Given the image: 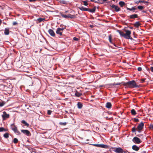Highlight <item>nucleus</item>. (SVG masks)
<instances>
[{"mask_svg": "<svg viewBox=\"0 0 153 153\" xmlns=\"http://www.w3.org/2000/svg\"><path fill=\"white\" fill-rule=\"evenodd\" d=\"M126 33L125 34L121 30H118L117 32H118L121 36L124 37L125 38L128 39H131L132 38L131 37L130 35L131 34V31L129 30L125 31Z\"/></svg>", "mask_w": 153, "mask_h": 153, "instance_id": "1", "label": "nucleus"}, {"mask_svg": "<svg viewBox=\"0 0 153 153\" xmlns=\"http://www.w3.org/2000/svg\"><path fill=\"white\" fill-rule=\"evenodd\" d=\"M125 85L129 88H139V86L137 84L134 80H132L126 82Z\"/></svg>", "mask_w": 153, "mask_h": 153, "instance_id": "2", "label": "nucleus"}, {"mask_svg": "<svg viewBox=\"0 0 153 153\" xmlns=\"http://www.w3.org/2000/svg\"><path fill=\"white\" fill-rule=\"evenodd\" d=\"M10 127L11 129L15 133L18 135L20 134V132L18 130L17 127L14 124H11Z\"/></svg>", "mask_w": 153, "mask_h": 153, "instance_id": "3", "label": "nucleus"}, {"mask_svg": "<svg viewBox=\"0 0 153 153\" xmlns=\"http://www.w3.org/2000/svg\"><path fill=\"white\" fill-rule=\"evenodd\" d=\"M119 4L121 7H126L127 10H137V8H135L134 7H132L131 8H129L126 6V4L123 1H120L119 2Z\"/></svg>", "mask_w": 153, "mask_h": 153, "instance_id": "4", "label": "nucleus"}, {"mask_svg": "<svg viewBox=\"0 0 153 153\" xmlns=\"http://www.w3.org/2000/svg\"><path fill=\"white\" fill-rule=\"evenodd\" d=\"M144 126V124L143 122H141L136 128L137 130L139 133L141 132Z\"/></svg>", "mask_w": 153, "mask_h": 153, "instance_id": "5", "label": "nucleus"}, {"mask_svg": "<svg viewBox=\"0 0 153 153\" xmlns=\"http://www.w3.org/2000/svg\"><path fill=\"white\" fill-rule=\"evenodd\" d=\"M61 15L62 17L65 18L74 19L75 18V16L73 14H70V13L67 15L61 13Z\"/></svg>", "mask_w": 153, "mask_h": 153, "instance_id": "6", "label": "nucleus"}, {"mask_svg": "<svg viewBox=\"0 0 153 153\" xmlns=\"http://www.w3.org/2000/svg\"><path fill=\"white\" fill-rule=\"evenodd\" d=\"M65 28L63 27L62 28L59 27L58 28L56 31V34H59L60 36H61L62 35V33L63 32V30Z\"/></svg>", "mask_w": 153, "mask_h": 153, "instance_id": "7", "label": "nucleus"}, {"mask_svg": "<svg viewBox=\"0 0 153 153\" xmlns=\"http://www.w3.org/2000/svg\"><path fill=\"white\" fill-rule=\"evenodd\" d=\"M1 116L3 120H4L9 117L10 115L9 114H7L6 111H4L3 112Z\"/></svg>", "mask_w": 153, "mask_h": 153, "instance_id": "8", "label": "nucleus"}, {"mask_svg": "<svg viewBox=\"0 0 153 153\" xmlns=\"http://www.w3.org/2000/svg\"><path fill=\"white\" fill-rule=\"evenodd\" d=\"M93 146L98 147H99L104 148L105 149H107L108 148V146L105 145H104L103 144H94L93 145Z\"/></svg>", "mask_w": 153, "mask_h": 153, "instance_id": "9", "label": "nucleus"}, {"mask_svg": "<svg viewBox=\"0 0 153 153\" xmlns=\"http://www.w3.org/2000/svg\"><path fill=\"white\" fill-rule=\"evenodd\" d=\"M132 141L135 143L139 144L142 142V141L138 137H134L132 139Z\"/></svg>", "mask_w": 153, "mask_h": 153, "instance_id": "10", "label": "nucleus"}, {"mask_svg": "<svg viewBox=\"0 0 153 153\" xmlns=\"http://www.w3.org/2000/svg\"><path fill=\"white\" fill-rule=\"evenodd\" d=\"M114 150L113 151L116 153H123V150L121 148H114Z\"/></svg>", "mask_w": 153, "mask_h": 153, "instance_id": "11", "label": "nucleus"}, {"mask_svg": "<svg viewBox=\"0 0 153 153\" xmlns=\"http://www.w3.org/2000/svg\"><path fill=\"white\" fill-rule=\"evenodd\" d=\"M21 132L26 135L30 136L31 135L30 132L27 130L22 129L21 130Z\"/></svg>", "mask_w": 153, "mask_h": 153, "instance_id": "12", "label": "nucleus"}, {"mask_svg": "<svg viewBox=\"0 0 153 153\" xmlns=\"http://www.w3.org/2000/svg\"><path fill=\"white\" fill-rule=\"evenodd\" d=\"M65 13H71L70 14H73L75 16V17H76V16L77 15V13H76L74 10H72V11L71 10H68V11H66ZM78 13L79 12H78L77 13Z\"/></svg>", "mask_w": 153, "mask_h": 153, "instance_id": "13", "label": "nucleus"}, {"mask_svg": "<svg viewBox=\"0 0 153 153\" xmlns=\"http://www.w3.org/2000/svg\"><path fill=\"white\" fill-rule=\"evenodd\" d=\"M48 32L49 34L53 37H54L55 36V34L53 31L52 29H49L48 30Z\"/></svg>", "mask_w": 153, "mask_h": 153, "instance_id": "14", "label": "nucleus"}, {"mask_svg": "<svg viewBox=\"0 0 153 153\" xmlns=\"http://www.w3.org/2000/svg\"><path fill=\"white\" fill-rule=\"evenodd\" d=\"M75 96L77 97H79L82 95L81 93L77 91L76 90L75 92Z\"/></svg>", "mask_w": 153, "mask_h": 153, "instance_id": "15", "label": "nucleus"}, {"mask_svg": "<svg viewBox=\"0 0 153 153\" xmlns=\"http://www.w3.org/2000/svg\"><path fill=\"white\" fill-rule=\"evenodd\" d=\"M132 149L133 150L137 151L139 150L140 148L136 145H134L132 146Z\"/></svg>", "mask_w": 153, "mask_h": 153, "instance_id": "16", "label": "nucleus"}, {"mask_svg": "<svg viewBox=\"0 0 153 153\" xmlns=\"http://www.w3.org/2000/svg\"><path fill=\"white\" fill-rule=\"evenodd\" d=\"M112 9H114V10H120V9L117 6L115 5L114 4H112L111 6Z\"/></svg>", "mask_w": 153, "mask_h": 153, "instance_id": "17", "label": "nucleus"}, {"mask_svg": "<svg viewBox=\"0 0 153 153\" xmlns=\"http://www.w3.org/2000/svg\"><path fill=\"white\" fill-rule=\"evenodd\" d=\"M141 25L139 22H137L134 23L133 25L134 27H137Z\"/></svg>", "mask_w": 153, "mask_h": 153, "instance_id": "18", "label": "nucleus"}, {"mask_svg": "<svg viewBox=\"0 0 153 153\" xmlns=\"http://www.w3.org/2000/svg\"><path fill=\"white\" fill-rule=\"evenodd\" d=\"M9 33V28H5L4 30V34L5 35H8Z\"/></svg>", "mask_w": 153, "mask_h": 153, "instance_id": "19", "label": "nucleus"}, {"mask_svg": "<svg viewBox=\"0 0 153 153\" xmlns=\"http://www.w3.org/2000/svg\"><path fill=\"white\" fill-rule=\"evenodd\" d=\"M105 107L108 108H111V104L110 102H108L106 103Z\"/></svg>", "mask_w": 153, "mask_h": 153, "instance_id": "20", "label": "nucleus"}, {"mask_svg": "<svg viewBox=\"0 0 153 153\" xmlns=\"http://www.w3.org/2000/svg\"><path fill=\"white\" fill-rule=\"evenodd\" d=\"M45 20L44 18H39L37 19V21L38 22L37 23H40L42 21H44Z\"/></svg>", "mask_w": 153, "mask_h": 153, "instance_id": "21", "label": "nucleus"}, {"mask_svg": "<svg viewBox=\"0 0 153 153\" xmlns=\"http://www.w3.org/2000/svg\"><path fill=\"white\" fill-rule=\"evenodd\" d=\"M78 108L79 109H81L82 108V105L81 102H79L77 104Z\"/></svg>", "mask_w": 153, "mask_h": 153, "instance_id": "22", "label": "nucleus"}, {"mask_svg": "<svg viewBox=\"0 0 153 153\" xmlns=\"http://www.w3.org/2000/svg\"><path fill=\"white\" fill-rule=\"evenodd\" d=\"M128 17L130 19H134L135 18V14H133L129 16Z\"/></svg>", "mask_w": 153, "mask_h": 153, "instance_id": "23", "label": "nucleus"}, {"mask_svg": "<svg viewBox=\"0 0 153 153\" xmlns=\"http://www.w3.org/2000/svg\"><path fill=\"white\" fill-rule=\"evenodd\" d=\"M131 113L132 115H135L137 114L135 111L134 109H132L131 110Z\"/></svg>", "mask_w": 153, "mask_h": 153, "instance_id": "24", "label": "nucleus"}, {"mask_svg": "<svg viewBox=\"0 0 153 153\" xmlns=\"http://www.w3.org/2000/svg\"><path fill=\"white\" fill-rule=\"evenodd\" d=\"M22 123L24 124L25 126H29V124L27 123L25 120H22Z\"/></svg>", "mask_w": 153, "mask_h": 153, "instance_id": "25", "label": "nucleus"}, {"mask_svg": "<svg viewBox=\"0 0 153 153\" xmlns=\"http://www.w3.org/2000/svg\"><path fill=\"white\" fill-rule=\"evenodd\" d=\"M4 137L6 138H8L9 137V134L8 133H6L3 135Z\"/></svg>", "mask_w": 153, "mask_h": 153, "instance_id": "26", "label": "nucleus"}, {"mask_svg": "<svg viewBox=\"0 0 153 153\" xmlns=\"http://www.w3.org/2000/svg\"><path fill=\"white\" fill-rule=\"evenodd\" d=\"M102 0H95L94 2L100 4H102Z\"/></svg>", "mask_w": 153, "mask_h": 153, "instance_id": "27", "label": "nucleus"}, {"mask_svg": "<svg viewBox=\"0 0 153 153\" xmlns=\"http://www.w3.org/2000/svg\"><path fill=\"white\" fill-rule=\"evenodd\" d=\"M108 38H109V42L111 43H112V40H111V39H112V36H111V35H109Z\"/></svg>", "mask_w": 153, "mask_h": 153, "instance_id": "28", "label": "nucleus"}, {"mask_svg": "<svg viewBox=\"0 0 153 153\" xmlns=\"http://www.w3.org/2000/svg\"><path fill=\"white\" fill-rule=\"evenodd\" d=\"M149 128L150 129L152 130H153V124H151L149 125Z\"/></svg>", "mask_w": 153, "mask_h": 153, "instance_id": "29", "label": "nucleus"}, {"mask_svg": "<svg viewBox=\"0 0 153 153\" xmlns=\"http://www.w3.org/2000/svg\"><path fill=\"white\" fill-rule=\"evenodd\" d=\"M59 124L61 125L65 126L66 125L67 123L66 122H60L59 123Z\"/></svg>", "mask_w": 153, "mask_h": 153, "instance_id": "30", "label": "nucleus"}, {"mask_svg": "<svg viewBox=\"0 0 153 153\" xmlns=\"http://www.w3.org/2000/svg\"><path fill=\"white\" fill-rule=\"evenodd\" d=\"M18 141V140L16 138H14L13 139V142L14 143H16Z\"/></svg>", "mask_w": 153, "mask_h": 153, "instance_id": "31", "label": "nucleus"}, {"mask_svg": "<svg viewBox=\"0 0 153 153\" xmlns=\"http://www.w3.org/2000/svg\"><path fill=\"white\" fill-rule=\"evenodd\" d=\"M137 8L139 10H142L143 8V7L142 6H138L137 7Z\"/></svg>", "mask_w": 153, "mask_h": 153, "instance_id": "32", "label": "nucleus"}, {"mask_svg": "<svg viewBox=\"0 0 153 153\" xmlns=\"http://www.w3.org/2000/svg\"><path fill=\"white\" fill-rule=\"evenodd\" d=\"M6 131V129L3 127H0V132Z\"/></svg>", "mask_w": 153, "mask_h": 153, "instance_id": "33", "label": "nucleus"}, {"mask_svg": "<svg viewBox=\"0 0 153 153\" xmlns=\"http://www.w3.org/2000/svg\"><path fill=\"white\" fill-rule=\"evenodd\" d=\"M136 130H137L136 128L135 127H134L132 129V131L133 132H135Z\"/></svg>", "mask_w": 153, "mask_h": 153, "instance_id": "34", "label": "nucleus"}, {"mask_svg": "<svg viewBox=\"0 0 153 153\" xmlns=\"http://www.w3.org/2000/svg\"><path fill=\"white\" fill-rule=\"evenodd\" d=\"M96 8V7H94V8L92 9H89V8H83V9L82 10H95Z\"/></svg>", "mask_w": 153, "mask_h": 153, "instance_id": "35", "label": "nucleus"}, {"mask_svg": "<svg viewBox=\"0 0 153 153\" xmlns=\"http://www.w3.org/2000/svg\"><path fill=\"white\" fill-rule=\"evenodd\" d=\"M83 2L84 5L85 6H87L88 5V3L86 1H83Z\"/></svg>", "mask_w": 153, "mask_h": 153, "instance_id": "36", "label": "nucleus"}, {"mask_svg": "<svg viewBox=\"0 0 153 153\" xmlns=\"http://www.w3.org/2000/svg\"><path fill=\"white\" fill-rule=\"evenodd\" d=\"M85 11H88L90 12L94 13L95 10H85Z\"/></svg>", "mask_w": 153, "mask_h": 153, "instance_id": "37", "label": "nucleus"}, {"mask_svg": "<svg viewBox=\"0 0 153 153\" xmlns=\"http://www.w3.org/2000/svg\"><path fill=\"white\" fill-rule=\"evenodd\" d=\"M140 2H142V3H143L144 4H145V3H148V2L146 1H140Z\"/></svg>", "mask_w": 153, "mask_h": 153, "instance_id": "38", "label": "nucleus"}, {"mask_svg": "<svg viewBox=\"0 0 153 153\" xmlns=\"http://www.w3.org/2000/svg\"><path fill=\"white\" fill-rule=\"evenodd\" d=\"M142 70V68L141 67H139L137 68L138 71H141Z\"/></svg>", "mask_w": 153, "mask_h": 153, "instance_id": "39", "label": "nucleus"}, {"mask_svg": "<svg viewBox=\"0 0 153 153\" xmlns=\"http://www.w3.org/2000/svg\"><path fill=\"white\" fill-rule=\"evenodd\" d=\"M51 112H52V111L51 110H49L48 111V114H49V115L51 114Z\"/></svg>", "mask_w": 153, "mask_h": 153, "instance_id": "40", "label": "nucleus"}, {"mask_svg": "<svg viewBox=\"0 0 153 153\" xmlns=\"http://www.w3.org/2000/svg\"><path fill=\"white\" fill-rule=\"evenodd\" d=\"M134 121L136 122H138L139 120L138 119L136 118H134Z\"/></svg>", "mask_w": 153, "mask_h": 153, "instance_id": "41", "label": "nucleus"}, {"mask_svg": "<svg viewBox=\"0 0 153 153\" xmlns=\"http://www.w3.org/2000/svg\"><path fill=\"white\" fill-rule=\"evenodd\" d=\"M73 39L75 41H78L79 40L76 37H74L73 38Z\"/></svg>", "mask_w": 153, "mask_h": 153, "instance_id": "42", "label": "nucleus"}, {"mask_svg": "<svg viewBox=\"0 0 153 153\" xmlns=\"http://www.w3.org/2000/svg\"><path fill=\"white\" fill-rule=\"evenodd\" d=\"M17 24H18V23H17V22H13V25H16Z\"/></svg>", "mask_w": 153, "mask_h": 153, "instance_id": "43", "label": "nucleus"}, {"mask_svg": "<svg viewBox=\"0 0 153 153\" xmlns=\"http://www.w3.org/2000/svg\"><path fill=\"white\" fill-rule=\"evenodd\" d=\"M4 105V103L2 102H0V107H2Z\"/></svg>", "mask_w": 153, "mask_h": 153, "instance_id": "44", "label": "nucleus"}, {"mask_svg": "<svg viewBox=\"0 0 153 153\" xmlns=\"http://www.w3.org/2000/svg\"><path fill=\"white\" fill-rule=\"evenodd\" d=\"M150 69L151 71L153 72V67H151L150 68Z\"/></svg>", "mask_w": 153, "mask_h": 153, "instance_id": "45", "label": "nucleus"}, {"mask_svg": "<svg viewBox=\"0 0 153 153\" xmlns=\"http://www.w3.org/2000/svg\"><path fill=\"white\" fill-rule=\"evenodd\" d=\"M146 79H141V81H142L141 82L143 83V82H144Z\"/></svg>", "mask_w": 153, "mask_h": 153, "instance_id": "46", "label": "nucleus"}, {"mask_svg": "<svg viewBox=\"0 0 153 153\" xmlns=\"http://www.w3.org/2000/svg\"><path fill=\"white\" fill-rule=\"evenodd\" d=\"M36 0H29V1L30 2H33L36 1Z\"/></svg>", "mask_w": 153, "mask_h": 153, "instance_id": "47", "label": "nucleus"}, {"mask_svg": "<svg viewBox=\"0 0 153 153\" xmlns=\"http://www.w3.org/2000/svg\"><path fill=\"white\" fill-rule=\"evenodd\" d=\"M65 1H61V2L62 3H63V4H65Z\"/></svg>", "mask_w": 153, "mask_h": 153, "instance_id": "48", "label": "nucleus"}, {"mask_svg": "<svg viewBox=\"0 0 153 153\" xmlns=\"http://www.w3.org/2000/svg\"><path fill=\"white\" fill-rule=\"evenodd\" d=\"M90 27H91V28H93L94 27V25H90Z\"/></svg>", "mask_w": 153, "mask_h": 153, "instance_id": "49", "label": "nucleus"}, {"mask_svg": "<svg viewBox=\"0 0 153 153\" xmlns=\"http://www.w3.org/2000/svg\"><path fill=\"white\" fill-rule=\"evenodd\" d=\"M135 18H138V16L137 14H135Z\"/></svg>", "mask_w": 153, "mask_h": 153, "instance_id": "50", "label": "nucleus"}, {"mask_svg": "<svg viewBox=\"0 0 153 153\" xmlns=\"http://www.w3.org/2000/svg\"><path fill=\"white\" fill-rule=\"evenodd\" d=\"M107 0H102V4L105 1H106Z\"/></svg>", "mask_w": 153, "mask_h": 153, "instance_id": "51", "label": "nucleus"}, {"mask_svg": "<svg viewBox=\"0 0 153 153\" xmlns=\"http://www.w3.org/2000/svg\"><path fill=\"white\" fill-rule=\"evenodd\" d=\"M120 83H116L115 84L116 85H120Z\"/></svg>", "mask_w": 153, "mask_h": 153, "instance_id": "52", "label": "nucleus"}, {"mask_svg": "<svg viewBox=\"0 0 153 153\" xmlns=\"http://www.w3.org/2000/svg\"><path fill=\"white\" fill-rule=\"evenodd\" d=\"M129 28L131 29H133V27H129Z\"/></svg>", "mask_w": 153, "mask_h": 153, "instance_id": "53", "label": "nucleus"}, {"mask_svg": "<svg viewBox=\"0 0 153 153\" xmlns=\"http://www.w3.org/2000/svg\"><path fill=\"white\" fill-rule=\"evenodd\" d=\"M141 135H141V134H139V135H137V136H138V137H140V136Z\"/></svg>", "mask_w": 153, "mask_h": 153, "instance_id": "54", "label": "nucleus"}, {"mask_svg": "<svg viewBox=\"0 0 153 153\" xmlns=\"http://www.w3.org/2000/svg\"><path fill=\"white\" fill-rule=\"evenodd\" d=\"M90 0L91 1H93L94 2V1H95V0Z\"/></svg>", "mask_w": 153, "mask_h": 153, "instance_id": "55", "label": "nucleus"}, {"mask_svg": "<svg viewBox=\"0 0 153 153\" xmlns=\"http://www.w3.org/2000/svg\"><path fill=\"white\" fill-rule=\"evenodd\" d=\"M114 11H116V12H118V11H119L120 10H114Z\"/></svg>", "mask_w": 153, "mask_h": 153, "instance_id": "56", "label": "nucleus"}, {"mask_svg": "<svg viewBox=\"0 0 153 153\" xmlns=\"http://www.w3.org/2000/svg\"><path fill=\"white\" fill-rule=\"evenodd\" d=\"M0 23H1V22H2V21H1V19H0Z\"/></svg>", "mask_w": 153, "mask_h": 153, "instance_id": "57", "label": "nucleus"}, {"mask_svg": "<svg viewBox=\"0 0 153 153\" xmlns=\"http://www.w3.org/2000/svg\"><path fill=\"white\" fill-rule=\"evenodd\" d=\"M105 118L106 119H107L108 118V117H105Z\"/></svg>", "mask_w": 153, "mask_h": 153, "instance_id": "58", "label": "nucleus"}, {"mask_svg": "<svg viewBox=\"0 0 153 153\" xmlns=\"http://www.w3.org/2000/svg\"><path fill=\"white\" fill-rule=\"evenodd\" d=\"M142 12H146V11H143Z\"/></svg>", "mask_w": 153, "mask_h": 153, "instance_id": "59", "label": "nucleus"}, {"mask_svg": "<svg viewBox=\"0 0 153 153\" xmlns=\"http://www.w3.org/2000/svg\"><path fill=\"white\" fill-rule=\"evenodd\" d=\"M114 45L115 47H116V45L115 44H114Z\"/></svg>", "mask_w": 153, "mask_h": 153, "instance_id": "60", "label": "nucleus"}, {"mask_svg": "<svg viewBox=\"0 0 153 153\" xmlns=\"http://www.w3.org/2000/svg\"><path fill=\"white\" fill-rule=\"evenodd\" d=\"M4 23V24H6V23Z\"/></svg>", "mask_w": 153, "mask_h": 153, "instance_id": "61", "label": "nucleus"}, {"mask_svg": "<svg viewBox=\"0 0 153 153\" xmlns=\"http://www.w3.org/2000/svg\"><path fill=\"white\" fill-rule=\"evenodd\" d=\"M97 8L98 9H99V7H97Z\"/></svg>", "mask_w": 153, "mask_h": 153, "instance_id": "62", "label": "nucleus"}, {"mask_svg": "<svg viewBox=\"0 0 153 153\" xmlns=\"http://www.w3.org/2000/svg\"><path fill=\"white\" fill-rule=\"evenodd\" d=\"M102 86H102V85L100 86V87H102Z\"/></svg>", "mask_w": 153, "mask_h": 153, "instance_id": "63", "label": "nucleus"}, {"mask_svg": "<svg viewBox=\"0 0 153 153\" xmlns=\"http://www.w3.org/2000/svg\"><path fill=\"white\" fill-rule=\"evenodd\" d=\"M51 12H53V11H51Z\"/></svg>", "mask_w": 153, "mask_h": 153, "instance_id": "64", "label": "nucleus"}]
</instances>
